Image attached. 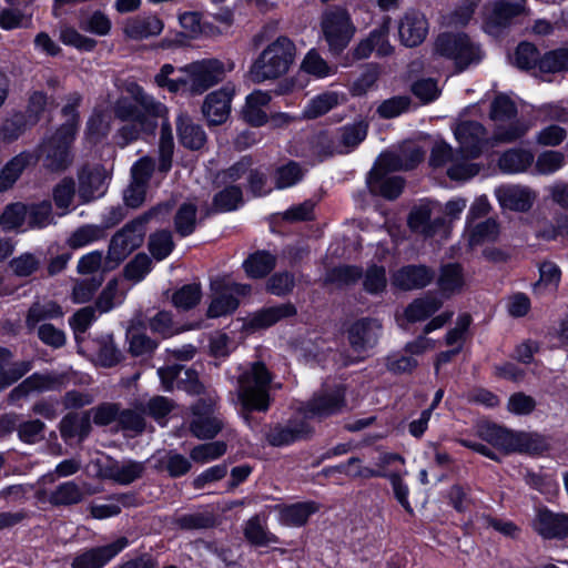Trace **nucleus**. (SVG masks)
Returning a JSON list of instances; mask_svg holds the SVG:
<instances>
[{
  "label": "nucleus",
  "instance_id": "4c0bfd02",
  "mask_svg": "<svg viewBox=\"0 0 568 568\" xmlns=\"http://www.w3.org/2000/svg\"><path fill=\"white\" fill-rule=\"evenodd\" d=\"M89 493L83 485L73 480L60 484L51 491L49 501L55 506H70L81 503Z\"/></svg>",
  "mask_w": 568,
  "mask_h": 568
},
{
  "label": "nucleus",
  "instance_id": "7c9ffc66",
  "mask_svg": "<svg viewBox=\"0 0 568 568\" xmlns=\"http://www.w3.org/2000/svg\"><path fill=\"white\" fill-rule=\"evenodd\" d=\"M271 93L255 90L246 97L242 114L243 119L254 126H262L268 121L264 108L271 102Z\"/></svg>",
  "mask_w": 568,
  "mask_h": 568
},
{
  "label": "nucleus",
  "instance_id": "338daca9",
  "mask_svg": "<svg viewBox=\"0 0 568 568\" xmlns=\"http://www.w3.org/2000/svg\"><path fill=\"white\" fill-rule=\"evenodd\" d=\"M301 68L307 74L314 75L318 79L326 78L335 73V70L329 67L327 62L314 49L306 53L302 61Z\"/></svg>",
  "mask_w": 568,
  "mask_h": 568
},
{
  "label": "nucleus",
  "instance_id": "39448f33",
  "mask_svg": "<svg viewBox=\"0 0 568 568\" xmlns=\"http://www.w3.org/2000/svg\"><path fill=\"white\" fill-rule=\"evenodd\" d=\"M296 48L287 37H278L255 60L251 75L255 82L276 79L285 74L295 59Z\"/></svg>",
  "mask_w": 568,
  "mask_h": 568
},
{
  "label": "nucleus",
  "instance_id": "a19ab883",
  "mask_svg": "<svg viewBox=\"0 0 568 568\" xmlns=\"http://www.w3.org/2000/svg\"><path fill=\"white\" fill-rule=\"evenodd\" d=\"M310 433V428L304 423H291L285 426H275L267 434V439L273 446L290 445Z\"/></svg>",
  "mask_w": 568,
  "mask_h": 568
},
{
  "label": "nucleus",
  "instance_id": "0eeeda50",
  "mask_svg": "<svg viewBox=\"0 0 568 568\" xmlns=\"http://www.w3.org/2000/svg\"><path fill=\"white\" fill-rule=\"evenodd\" d=\"M179 71L181 73L180 92L196 95L221 82L227 69L216 59H204L194 61Z\"/></svg>",
  "mask_w": 568,
  "mask_h": 568
},
{
  "label": "nucleus",
  "instance_id": "20e7f679",
  "mask_svg": "<svg viewBox=\"0 0 568 568\" xmlns=\"http://www.w3.org/2000/svg\"><path fill=\"white\" fill-rule=\"evenodd\" d=\"M272 376L264 364L252 363L237 378V397L245 412H264L270 406Z\"/></svg>",
  "mask_w": 568,
  "mask_h": 568
},
{
  "label": "nucleus",
  "instance_id": "37998d69",
  "mask_svg": "<svg viewBox=\"0 0 568 568\" xmlns=\"http://www.w3.org/2000/svg\"><path fill=\"white\" fill-rule=\"evenodd\" d=\"M541 58L532 43L521 42L517 45L510 60L518 69L531 71L535 75H541L539 73V61Z\"/></svg>",
  "mask_w": 568,
  "mask_h": 568
},
{
  "label": "nucleus",
  "instance_id": "c03bdc74",
  "mask_svg": "<svg viewBox=\"0 0 568 568\" xmlns=\"http://www.w3.org/2000/svg\"><path fill=\"white\" fill-rule=\"evenodd\" d=\"M10 354L0 348V390L10 386L31 369L30 362L9 365Z\"/></svg>",
  "mask_w": 568,
  "mask_h": 568
},
{
  "label": "nucleus",
  "instance_id": "6ab92c4d",
  "mask_svg": "<svg viewBox=\"0 0 568 568\" xmlns=\"http://www.w3.org/2000/svg\"><path fill=\"white\" fill-rule=\"evenodd\" d=\"M532 527L545 539H565L568 537V514L538 508Z\"/></svg>",
  "mask_w": 568,
  "mask_h": 568
},
{
  "label": "nucleus",
  "instance_id": "4468645a",
  "mask_svg": "<svg viewBox=\"0 0 568 568\" xmlns=\"http://www.w3.org/2000/svg\"><path fill=\"white\" fill-rule=\"evenodd\" d=\"M440 211V204L434 201H423L414 206L408 216V225L412 231L425 237L434 236L437 231L445 226L443 217L432 220L434 213Z\"/></svg>",
  "mask_w": 568,
  "mask_h": 568
},
{
  "label": "nucleus",
  "instance_id": "6e6552de",
  "mask_svg": "<svg viewBox=\"0 0 568 568\" xmlns=\"http://www.w3.org/2000/svg\"><path fill=\"white\" fill-rule=\"evenodd\" d=\"M211 290L213 296L207 308V316L215 318L233 313L239 306L236 296L247 295L251 286L236 283L229 276H222L211 282Z\"/></svg>",
  "mask_w": 568,
  "mask_h": 568
},
{
  "label": "nucleus",
  "instance_id": "6e6d98bb",
  "mask_svg": "<svg viewBox=\"0 0 568 568\" xmlns=\"http://www.w3.org/2000/svg\"><path fill=\"white\" fill-rule=\"evenodd\" d=\"M499 235V226L493 219H488L475 226L468 224V243L470 246L494 242Z\"/></svg>",
  "mask_w": 568,
  "mask_h": 568
},
{
  "label": "nucleus",
  "instance_id": "e2e57ef3",
  "mask_svg": "<svg viewBox=\"0 0 568 568\" xmlns=\"http://www.w3.org/2000/svg\"><path fill=\"white\" fill-rule=\"evenodd\" d=\"M95 359L104 367H111L121 359V352L115 347L111 335L102 336L95 342Z\"/></svg>",
  "mask_w": 568,
  "mask_h": 568
},
{
  "label": "nucleus",
  "instance_id": "393cba45",
  "mask_svg": "<svg viewBox=\"0 0 568 568\" xmlns=\"http://www.w3.org/2000/svg\"><path fill=\"white\" fill-rule=\"evenodd\" d=\"M428 22L425 16L417 11H407L399 21L398 34L405 47H417L427 37Z\"/></svg>",
  "mask_w": 568,
  "mask_h": 568
},
{
  "label": "nucleus",
  "instance_id": "774afa93",
  "mask_svg": "<svg viewBox=\"0 0 568 568\" xmlns=\"http://www.w3.org/2000/svg\"><path fill=\"white\" fill-rule=\"evenodd\" d=\"M28 226L43 229L53 222L52 206L48 201L27 206Z\"/></svg>",
  "mask_w": 568,
  "mask_h": 568
},
{
  "label": "nucleus",
  "instance_id": "1a4fd4ad",
  "mask_svg": "<svg viewBox=\"0 0 568 568\" xmlns=\"http://www.w3.org/2000/svg\"><path fill=\"white\" fill-rule=\"evenodd\" d=\"M75 136L72 124H63L52 136L40 146L44 165L51 171H63L72 162L70 145Z\"/></svg>",
  "mask_w": 568,
  "mask_h": 568
},
{
  "label": "nucleus",
  "instance_id": "3c124183",
  "mask_svg": "<svg viewBox=\"0 0 568 568\" xmlns=\"http://www.w3.org/2000/svg\"><path fill=\"white\" fill-rule=\"evenodd\" d=\"M481 437L493 446L505 452H514L516 433L497 425H486L480 428Z\"/></svg>",
  "mask_w": 568,
  "mask_h": 568
},
{
  "label": "nucleus",
  "instance_id": "864d4df0",
  "mask_svg": "<svg viewBox=\"0 0 568 568\" xmlns=\"http://www.w3.org/2000/svg\"><path fill=\"white\" fill-rule=\"evenodd\" d=\"M304 175L305 170L298 163L290 161L275 170L273 181L276 189L283 190L296 185Z\"/></svg>",
  "mask_w": 568,
  "mask_h": 568
},
{
  "label": "nucleus",
  "instance_id": "cd10ccee",
  "mask_svg": "<svg viewBox=\"0 0 568 568\" xmlns=\"http://www.w3.org/2000/svg\"><path fill=\"white\" fill-rule=\"evenodd\" d=\"M367 123L359 121L338 129L332 136L329 153H348L353 151L367 135Z\"/></svg>",
  "mask_w": 568,
  "mask_h": 568
},
{
  "label": "nucleus",
  "instance_id": "e433bc0d",
  "mask_svg": "<svg viewBox=\"0 0 568 568\" xmlns=\"http://www.w3.org/2000/svg\"><path fill=\"white\" fill-rule=\"evenodd\" d=\"M178 134L181 143L189 149L199 150L205 141L206 135L203 129L193 123L186 114H180L176 121Z\"/></svg>",
  "mask_w": 568,
  "mask_h": 568
},
{
  "label": "nucleus",
  "instance_id": "aec40b11",
  "mask_svg": "<svg viewBox=\"0 0 568 568\" xmlns=\"http://www.w3.org/2000/svg\"><path fill=\"white\" fill-rule=\"evenodd\" d=\"M233 95L234 87L230 84L206 95L202 112L210 124L219 125L227 120Z\"/></svg>",
  "mask_w": 568,
  "mask_h": 568
},
{
  "label": "nucleus",
  "instance_id": "473e14b6",
  "mask_svg": "<svg viewBox=\"0 0 568 568\" xmlns=\"http://www.w3.org/2000/svg\"><path fill=\"white\" fill-rule=\"evenodd\" d=\"M143 471V463L122 460L109 463L103 469V475L119 484L128 485L141 477Z\"/></svg>",
  "mask_w": 568,
  "mask_h": 568
},
{
  "label": "nucleus",
  "instance_id": "5fc2aeb1",
  "mask_svg": "<svg viewBox=\"0 0 568 568\" xmlns=\"http://www.w3.org/2000/svg\"><path fill=\"white\" fill-rule=\"evenodd\" d=\"M161 136L159 143L160 164L159 169L162 172H168L171 169L172 155L174 150L172 128L169 122V113L165 119H160Z\"/></svg>",
  "mask_w": 568,
  "mask_h": 568
},
{
  "label": "nucleus",
  "instance_id": "58836bf2",
  "mask_svg": "<svg viewBox=\"0 0 568 568\" xmlns=\"http://www.w3.org/2000/svg\"><path fill=\"white\" fill-rule=\"evenodd\" d=\"M534 162V154L528 150L510 149L499 158L498 166L507 174L525 172Z\"/></svg>",
  "mask_w": 568,
  "mask_h": 568
},
{
  "label": "nucleus",
  "instance_id": "4d7b16f0",
  "mask_svg": "<svg viewBox=\"0 0 568 568\" xmlns=\"http://www.w3.org/2000/svg\"><path fill=\"white\" fill-rule=\"evenodd\" d=\"M32 23V12L30 8L12 7L4 9L0 13V27L6 30L16 28H28Z\"/></svg>",
  "mask_w": 568,
  "mask_h": 568
},
{
  "label": "nucleus",
  "instance_id": "a211bd4d",
  "mask_svg": "<svg viewBox=\"0 0 568 568\" xmlns=\"http://www.w3.org/2000/svg\"><path fill=\"white\" fill-rule=\"evenodd\" d=\"M158 375L165 390L176 386L190 394H200L203 390L197 374L182 365H171L158 369Z\"/></svg>",
  "mask_w": 568,
  "mask_h": 568
},
{
  "label": "nucleus",
  "instance_id": "a18cd8bd",
  "mask_svg": "<svg viewBox=\"0 0 568 568\" xmlns=\"http://www.w3.org/2000/svg\"><path fill=\"white\" fill-rule=\"evenodd\" d=\"M245 538L255 546L264 547L276 544L277 537L266 529L265 523L258 517H252L244 526Z\"/></svg>",
  "mask_w": 568,
  "mask_h": 568
},
{
  "label": "nucleus",
  "instance_id": "69168bd1",
  "mask_svg": "<svg viewBox=\"0 0 568 568\" xmlns=\"http://www.w3.org/2000/svg\"><path fill=\"white\" fill-rule=\"evenodd\" d=\"M174 225L182 237L192 234L196 226V206L192 203L182 204L175 214Z\"/></svg>",
  "mask_w": 568,
  "mask_h": 568
},
{
  "label": "nucleus",
  "instance_id": "ea45409f",
  "mask_svg": "<svg viewBox=\"0 0 568 568\" xmlns=\"http://www.w3.org/2000/svg\"><path fill=\"white\" fill-rule=\"evenodd\" d=\"M91 429L89 413H70L60 423L61 436L64 439L78 438L82 440Z\"/></svg>",
  "mask_w": 568,
  "mask_h": 568
},
{
  "label": "nucleus",
  "instance_id": "9b49d317",
  "mask_svg": "<svg viewBox=\"0 0 568 568\" xmlns=\"http://www.w3.org/2000/svg\"><path fill=\"white\" fill-rule=\"evenodd\" d=\"M526 0H494L486 3L484 7L485 32L498 36L514 18L526 13Z\"/></svg>",
  "mask_w": 568,
  "mask_h": 568
},
{
  "label": "nucleus",
  "instance_id": "f257e3e1",
  "mask_svg": "<svg viewBox=\"0 0 568 568\" xmlns=\"http://www.w3.org/2000/svg\"><path fill=\"white\" fill-rule=\"evenodd\" d=\"M128 95L116 99L113 104L114 116L126 122L116 133L122 146L130 142L153 136L160 119H165L168 108L136 84L126 85Z\"/></svg>",
  "mask_w": 568,
  "mask_h": 568
},
{
  "label": "nucleus",
  "instance_id": "dca6fc26",
  "mask_svg": "<svg viewBox=\"0 0 568 568\" xmlns=\"http://www.w3.org/2000/svg\"><path fill=\"white\" fill-rule=\"evenodd\" d=\"M215 398L209 396L193 407L191 430L197 438H213L222 428L221 419L214 415Z\"/></svg>",
  "mask_w": 568,
  "mask_h": 568
},
{
  "label": "nucleus",
  "instance_id": "412c9836",
  "mask_svg": "<svg viewBox=\"0 0 568 568\" xmlns=\"http://www.w3.org/2000/svg\"><path fill=\"white\" fill-rule=\"evenodd\" d=\"M390 28V18L385 17L382 24L373 30L369 36L362 40L354 49L355 59H366L373 51L378 57L390 55L394 51V47L388 40V33Z\"/></svg>",
  "mask_w": 568,
  "mask_h": 568
},
{
  "label": "nucleus",
  "instance_id": "4be33fe9",
  "mask_svg": "<svg viewBox=\"0 0 568 568\" xmlns=\"http://www.w3.org/2000/svg\"><path fill=\"white\" fill-rule=\"evenodd\" d=\"M128 546V539L122 537L115 541L85 550L74 557L72 568H102Z\"/></svg>",
  "mask_w": 568,
  "mask_h": 568
},
{
  "label": "nucleus",
  "instance_id": "f03ea898",
  "mask_svg": "<svg viewBox=\"0 0 568 568\" xmlns=\"http://www.w3.org/2000/svg\"><path fill=\"white\" fill-rule=\"evenodd\" d=\"M485 53L478 42L465 32H440L432 44V68L450 63L457 72L478 65Z\"/></svg>",
  "mask_w": 568,
  "mask_h": 568
},
{
  "label": "nucleus",
  "instance_id": "ddd939ff",
  "mask_svg": "<svg viewBox=\"0 0 568 568\" xmlns=\"http://www.w3.org/2000/svg\"><path fill=\"white\" fill-rule=\"evenodd\" d=\"M345 388L342 385L329 389L324 388L307 404L304 412L306 418H325L343 412L345 408Z\"/></svg>",
  "mask_w": 568,
  "mask_h": 568
},
{
  "label": "nucleus",
  "instance_id": "f704fd0d",
  "mask_svg": "<svg viewBox=\"0 0 568 568\" xmlns=\"http://www.w3.org/2000/svg\"><path fill=\"white\" fill-rule=\"evenodd\" d=\"M437 284L444 297H450L460 293L466 284L462 266L456 263L444 265L440 268Z\"/></svg>",
  "mask_w": 568,
  "mask_h": 568
},
{
  "label": "nucleus",
  "instance_id": "13d9d810",
  "mask_svg": "<svg viewBox=\"0 0 568 568\" xmlns=\"http://www.w3.org/2000/svg\"><path fill=\"white\" fill-rule=\"evenodd\" d=\"M568 71V47L547 52L539 61V73H557Z\"/></svg>",
  "mask_w": 568,
  "mask_h": 568
},
{
  "label": "nucleus",
  "instance_id": "79ce46f5",
  "mask_svg": "<svg viewBox=\"0 0 568 568\" xmlns=\"http://www.w3.org/2000/svg\"><path fill=\"white\" fill-rule=\"evenodd\" d=\"M344 101V94L336 91H327L314 97L303 110L304 119H316Z\"/></svg>",
  "mask_w": 568,
  "mask_h": 568
},
{
  "label": "nucleus",
  "instance_id": "f3484780",
  "mask_svg": "<svg viewBox=\"0 0 568 568\" xmlns=\"http://www.w3.org/2000/svg\"><path fill=\"white\" fill-rule=\"evenodd\" d=\"M494 194L505 210L526 212L536 201L537 194L528 186L504 184L495 189Z\"/></svg>",
  "mask_w": 568,
  "mask_h": 568
},
{
  "label": "nucleus",
  "instance_id": "a878e982",
  "mask_svg": "<svg viewBox=\"0 0 568 568\" xmlns=\"http://www.w3.org/2000/svg\"><path fill=\"white\" fill-rule=\"evenodd\" d=\"M295 313L296 310L291 303L265 307L250 315L243 327L247 332L267 328L281 320L295 315Z\"/></svg>",
  "mask_w": 568,
  "mask_h": 568
},
{
  "label": "nucleus",
  "instance_id": "49530a36",
  "mask_svg": "<svg viewBox=\"0 0 568 568\" xmlns=\"http://www.w3.org/2000/svg\"><path fill=\"white\" fill-rule=\"evenodd\" d=\"M539 280L534 285V291L537 294L544 292H555L559 287L561 280L560 267L551 261H545L540 263L539 267Z\"/></svg>",
  "mask_w": 568,
  "mask_h": 568
},
{
  "label": "nucleus",
  "instance_id": "c9c22d12",
  "mask_svg": "<svg viewBox=\"0 0 568 568\" xmlns=\"http://www.w3.org/2000/svg\"><path fill=\"white\" fill-rule=\"evenodd\" d=\"M443 305L442 298L436 294H426L414 300L405 310L408 322H422L435 314Z\"/></svg>",
  "mask_w": 568,
  "mask_h": 568
},
{
  "label": "nucleus",
  "instance_id": "8fccbe9b",
  "mask_svg": "<svg viewBox=\"0 0 568 568\" xmlns=\"http://www.w3.org/2000/svg\"><path fill=\"white\" fill-rule=\"evenodd\" d=\"M112 113L109 110L95 108L87 125V136L92 142L105 138L111 129Z\"/></svg>",
  "mask_w": 568,
  "mask_h": 568
},
{
  "label": "nucleus",
  "instance_id": "0e129e2a",
  "mask_svg": "<svg viewBox=\"0 0 568 568\" xmlns=\"http://www.w3.org/2000/svg\"><path fill=\"white\" fill-rule=\"evenodd\" d=\"M62 315V308L55 302L36 303L29 310L27 324L29 327H34L41 321L61 317Z\"/></svg>",
  "mask_w": 568,
  "mask_h": 568
},
{
  "label": "nucleus",
  "instance_id": "bb28decb",
  "mask_svg": "<svg viewBox=\"0 0 568 568\" xmlns=\"http://www.w3.org/2000/svg\"><path fill=\"white\" fill-rule=\"evenodd\" d=\"M389 169L379 165V159L369 173L367 184L372 193L386 199H396L403 190L404 181L399 176H386Z\"/></svg>",
  "mask_w": 568,
  "mask_h": 568
},
{
  "label": "nucleus",
  "instance_id": "b1692460",
  "mask_svg": "<svg viewBox=\"0 0 568 568\" xmlns=\"http://www.w3.org/2000/svg\"><path fill=\"white\" fill-rule=\"evenodd\" d=\"M381 324L376 320L363 318L348 328V341L352 348L362 354L374 347L381 335Z\"/></svg>",
  "mask_w": 568,
  "mask_h": 568
},
{
  "label": "nucleus",
  "instance_id": "423d86ee",
  "mask_svg": "<svg viewBox=\"0 0 568 568\" xmlns=\"http://www.w3.org/2000/svg\"><path fill=\"white\" fill-rule=\"evenodd\" d=\"M515 102L506 94H498L491 102L489 116L495 123L493 139L501 143H511L524 136L531 123L516 119Z\"/></svg>",
  "mask_w": 568,
  "mask_h": 568
},
{
  "label": "nucleus",
  "instance_id": "c756f323",
  "mask_svg": "<svg viewBox=\"0 0 568 568\" xmlns=\"http://www.w3.org/2000/svg\"><path fill=\"white\" fill-rule=\"evenodd\" d=\"M163 22L156 16H138L124 22L123 32L132 40H143L159 36L163 30Z\"/></svg>",
  "mask_w": 568,
  "mask_h": 568
},
{
  "label": "nucleus",
  "instance_id": "72a5a7b5",
  "mask_svg": "<svg viewBox=\"0 0 568 568\" xmlns=\"http://www.w3.org/2000/svg\"><path fill=\"white\" fill-rule=\"evenodd\" d=\"M424 152L417 146H409L399 152H387L379 156V165L389 170H409L419 163Z\"/></svg>",
  "mask_w": 568,
  "mask_h": 568
},
{
  "label": "nucleus",
  "instance_id": "603ef678",
  "mask_svg": "<svg viewBox=\"0 0 568 568\" xmlns=\"http://www.w3.org/2000/svg\"><path fill=\"white\" fill-rule=\"evenodd\" d=\"M101 174L98 171L83 169L79 173V196L89 202L103 194Z\"/></svg>",
  "mask_w": 568,
  "mask_h": 568
},
{
  "label": "nucleus",
  "instance_id": "de8ad7c7",
  "mask_svg": "<svg viewBox=\"0 0 568 568\" xmlns=\"http://www.w3.org/2000/svg\"><path fill=\"white\" fill-rule=\"evenodd\" d=\"M59 385V379L49 374H33L13 389V397L27 396L34 392L53 389Z\"/></svg>",
  "mask_w": 568,
  "mask_h": 568
},
{
  "label": "nucleus",
  "instance_id": "bf43d9fd",
  "mask_svg": "<svg viewBox=\"0 0 568 568\" xmlns=\"http://www.w3.org/2000/svg\"><path fill=\"white\" fill-rule=\"evenodd\" d=\"M52 196L54 204L58 210L61 211V215H64L71 211L73 199L75 196V183L72 179L61 180L53 189Z\"/></svg>",
  "mask_w": 568,
  "mask_h": 568
},
{
  "label": "nucleus",
  "instance_id": "09e8293b",
  "mask_svg": "<svg viewBox=\"0 0 568 568\" xmlns=\"http://www.w3.org/2000/svg\"><path fill=\"white\" fill-rule=\"evenodd\" d=\"M276 264V258L273 254L262 251L250 255L243 263L247 276L252 278H260L267 275Z\"/></svg>",
  "mask_w": 568,
  "mask_h": 568
},
{
  "label": "nucleus",
  "instance_id": "2eb2a0df",
  "mask_svg": "<svg viewBox=\"0 0 568 568\" xmlns=\"http://www.w3.org/2000/svg\"><path fill=\"white\" fill-rule=\"evenodd\" d=\"M154 170L152 159L145 156L138 160L132 169V181L124 191V201L128 206L139 207L145 200L149 179Z\"/></svg>",
  "mask_w": 568,
  "mask_h": 568
},
{
  "label": "nucleus",
  "instance_id": "9d476101",
  "mask_svg": "<svg viewBox=\"0 0 568 568\" xmlns=\"http://www.w3.org/2000/svg\"><path fill=\"white\" fill-rule=\"evenodd\" d=\"M321 28L329 50L334 53L342 52L355 33L351 17L342 8L326 11L322 18Z\"/></svg>",
  "mask_w": 568,
  "mask_h": 568
},
{
  "label": "nucleus",
  "instance_id": "f8f14e48",
  "mask_svg": "<svg viewBox=\"0 0 568 568\" xmlns=\"http://www.w3.org/2000/svg\"><path fill=\"white\" fill-rule=\"evenodd\" d=\"M454 134L459 143V152L467 158H478L498 143L493 138H487L484 125L475 121L460 122L455 128Z\"/></svg>",
  "mask_w": 568,
  "mask_h": 568
},
{
  "label": "nucleus",
  "instance_id": "5701e85b",
  "mask_svg": "<svg viewBox=\"0 0 568 568\" xmlns=\"http://www.w3.org/2000/svg\"><path fill=\"white\" fill-rule=\"evenodd\" d=\"M434 276V271L425 265H406L392 274L390 282L402 291H413L430 284Z\"/></svg>",
  "mask_w": 568,
  "mask_h": 568
},
{
  "label": "nucleus",
  "instance_id": "7ed1b4c3",
  "mask_svg": "<svg viewBox=\"0 0 568 568\" xmlns=\"http://www.w3.org/2000/svg\"><path fill=\"white\" fill-rule=\"evenodd\" d=\"M171 210L172 207L169 203L159 204L126 224L111 239L109 246L110 260L115 263L123 261L142 244L145 234V224L150 221L162 222L166 220Z\"/></svg>",
  "mask_w": 568,
  "mask_h": 568
},
{
  "label": "nucleus",
  "instance_id": "2f4dec72",
  "mask_svg": "<svg viewBox=\"0 0 568 568\" xmlns=\"http://www.w3.org/2000/svg\"><path fill=\"white\" fill-rule=\"evenodd\" d=\"M33 162L34 156L30 152H21L8 161L0 171V192L12 189L23 171Z\"/></svg>",
  "mask_w": 568,
  "mask_h": 568
},
{
  "label": "nucleus",
  "instance_id": "c85d7f7f",
  "mask_svg": "<svg viewBox=\"0 0 568 568\" xmlns=\"http://www.w3.org/2000/svg\"><path fill=\"white\" fill-rule=\"evenodd\" d=\"M277 521L287 527H301L318 510L315 501H301L291 505H276Z\"/></svg>",
  "mask_w": 568,
  "mask_h": 568
},
{
  "label": "nucleus",
  "instance_id": "052dcab7",
  "mask_svg": "<svg viewBox=\"0 0 568 568\" xmlns=\"http://www.w3.org/2000/svg\"><path fill=\"white\" fill-rule=\"evenodd\" d=\"M547 448L548 443L544 436L532 433H516L514 452L537 455Z\"/></svg>",
  "mask_w": 568,
  "mask_h": 568
},
{
  "label": "nucleus",
  "instance_id": "680f3d73",
  "mask_svg": "<svg viewBox=\"0 0 568 568\" xmlns=\"http://www.w3.org/2000/svg\"><path fill=\"white\" fill-rule=\"evenodd\" d=\"M464 153L458 152L453 162L447 168V175L454 181H467L478 174L480 168L478 164L470 163Z\"/></svg>",
  "mask_w": 568,
  "mask_h": 568
}]
</instances>
